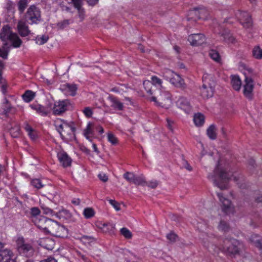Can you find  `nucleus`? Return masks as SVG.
Wrapping results in <instances>:
<instances>
[{
    "instance_id": "obj_1",
    "label": "nucleus",
    "mask_w": 262,
    "mask_h": 262,
    "mask_svg": "<svg viewBox=\"0 0 262 262\" xmlns=\"http://www.w3.org/2000/svg\"><path fill=\"white\" fill-rule=\"evenodd\" d=\"M209 178L218 187L223 189L228 187V184L230 181L233 180L234 182L238 184V180L241 177L237 172L233 173L228 171L227 168L222 166L219 163L215 168L213 174L209 175Z\"/></svg>"
},
{
    "instance_id": "obj_2",
    "label": "nucleus",
    "mask_w": 262,
    "mask_h": 262,
    "mask_svg": "<svg viewBox=\"0 0 262 262\" xmlns=\"http://www.w3.org/2000/svg\"><path fill=\"white\" fill-rule=\"evenodd\" d=\"M54 124L63 140L68 141L75 139V128L72 122L68 123L60 119H57Z\"/></svg>"
},
{
    "instance_id": "obj_3",
    "label": "nucleus",
    "mask_w": 262,
    "mask_h": 262,
    "mask_svg": "<svg viewBox=\"0 0 262 262\" xmlns=\"http://www.w3.org/2000/svg\"><path fill=\"white\" fill-rule=\"evenodd\" d=\"M0 39L3 43H9L14 48L20 47L22 40L16 33H13L8 25L4 26L0 32Z\"/></svg>"
},
{
    "instance_id": "obj_4",
    "label": "nucleus",
    "mask_w": 262,
    "mask_h": 262,
    "mask_svg": "<svg viewBox=\"0 0 262 262\" xmlns=\"http://www.w3.org/2000/svg\"><path fill=\"white\" fill-rule=\"evenodd\" d=\"M159 95L157 97L151 96L148 98L151 101L154 102L157 106L168 109L170 108L172 104L173 100L171 94L164 88L159 90Z\"/></svg>"
},
{
    "instance_id": "obj_5",
    "label": "nucleus",
    "mask_w": 262,
    "mask_h": 262,
    "mask_svg": "<svg viewBox=\"0 0 262 262\" xmlns=\"http://www.w3.org/2000/svg\"><path fill=\"white\" fill-rule=\"evenodd\" d=\"M24 19L28 25L39 24L42 21L40 9L35 5L30 6L24 14Z\"/></svg>"
},
{
    "instance_id": "obj_6",
    "label": "nucleus",
    "mask_w": 262,
    "mask_h": 262,
    "mask_svg": "<svg viewBox=\"0 0 262 262\" xmlns=\"http://www.w3.org/2000/svg\"><path fill=\"white\" fill-rule=\"evenodd\" d=\"M244 68L242 72L245 76L244 84L243 86L244 95L248 99H251L253 96L254 83L252 79L249 77L252 74V71L250 67H243Z\"/></svg>"
},
{
    "instance_id": "obj_7",
    "label": "nucleus",
    "mask_w": 262,
    "mask_h": 262,
    "mask_svg": "<svg viewBox=\"0 0 262 262\" xmlns=\"http://www.w3.org/2000/svg\"><path fill=\"white\" fill-rule=\"evenodd\" d=\"M211 76L205 73L202 77L203 85L201 88V95L204 98H209L213 95L214 88L211 82Z\"/></svg>"
},
{
    "instance_id": "obj_8",
    "label": "nucleus",
    "mask_w": 262,
    "mask_h": 262,
    "mask_svg": "<svg viewBox=\"0 0 262 262\" xmlns=\"http://www.w3.org/2000/svg\"><path fill=\"white\" fill-rule=\"evenodd\" d=\"M213 31L214 33L223 37L224 41L227 43H235L236 42L235 38L230 31L217 23L213 27Z\"/></svg>"
},
{
    "instance_id": "obj_9",
    "label": "nucleus",
    "mask_w": 262,
    "mask_h": 262,
    "mask_svg": "<svg viewBox=\"0 0 262 262\" xmlns=\"http://www.w3.org/2000/svg\"><path fill=\"white\" fill-rule=\"evenodd\" d=\"M224 246L221 248L223 252L235 255L238 253L241 243L235 239H226L224 241Z\"/></svg>"
},
{
    "instance_id": "obj_10",
    "label": "nucleus",
    "mask_w": 262,
    "mask_h": 262,
    "mask_svg": "<svg viewBox=\"0 0 262 262\" xmlns=\"http://www.w3.org/2000/svg\"><path fill=\"white\" fill-rule=\"evenodd\" d=\"M40 210L37 207H32L30 209L32 220L35 225L39 228H45L42 225H40L39 221L44 222H53V220L48 219L43 216L40 215Z\"/></svg>"
},
{
    "instance_id": "obj_11",
    "label": "nucleus",
    "mask_w": 262,
    "mask_h": 262,
    "mask_svg": "<svg viewBox=\"0 0 262 262\" xmlns=\"http://www.w3.org/2000/svg\"><path fill=\"white\" fill-rule=\"evenodd\" d=\"M89 5L94 6L96 5L99 0H86ZM69 4H72L73 7L77 10L79 17L80 19H83L84 16V10L82 8L83 0H71L69 2Z\"/></svg>"
},
{
    "instance_id": "obj_12",
    "label": "nucleus",
    "mask_w": 262,
    "mask_h": 262,
    "mask_svg": "<svg viewBox=\"0 0 262 262\" xmlns=\"http://www.w3.org/2000/svg\"><path fill=\"white\" fill-rule=\"evenodd\" d=\"M235 15L244 28H249L252 26V20L251 16L247 12L238 10L236 12Z\"/></svg>"
},
{
    "instance_id": "obj_13",
    "label": "nucleus",
    "mask_w": 262,
    "mask_h": 262,
    "mask_svg": "<svg viewBox=\"0 0 262 262\" xmlns=\"http://www.w3.org/2000/svg\"><path fill=\"white\" fill-rule=\"evenodd\" d=\"M217 196L220 201L222 203L223 212L227 214L233 213L234 211V208L232 206L230 201L225 198L222 193H218Z\"/></svg>"
},
{
    "instance_id": "obj_14",
    "label": "nucleus",
    "mask_w": 262,
    "mask_h": 262,
    "mask_svg": "<svg viewBox=\"0 0 262 262\" xmlns=\"http://www.w3.org/2000/svg\"><path fill=\"white\" fill-rule=\"evenodd\" d=\"M3 244L0 243V262H15L13 252L9 249H2Z\"/></svg>"
},
{
    "instance_id": "obj_15",
    "label": "nucleus",
    "mask_w": 262,
    "mask_h": 262,
    "mask_svg": "<svg viewBox=\"0 0 262 262\" xmlns=\"http://www.w3.org/2000/svg\"><path fill=\"white\" fill-rule=\"evenodd\" d=\"M70 105V102L68 100H59L56 101L53 108V111L55 115H60L68 109V106Z\"/></svg>"
},
{
    "instance_id": "obj_16",
    "label": "nucleus",
    "mask_w": 262,
    "mask_h": 262,
    "mask_svg": "<svg viewBox=\"0 0 262 262\" xmlns=\"http://www.w3.org/2000/svg\"><path fill=\"white\" fill-rule=\"evenodd\" d=\"M59 90L66 96H75L77 90V85L74 83H64L61 84Z\"/></svg>"
},
{
    "instance_id": "obj_17",
    "label": "nucleus",
    "mask_w": 262,
    "mask_h": 262,
    "mask_svg": "<svg viewBox=\"0 0 262 262\" xmlns=\"http://www.w3.org/2000/svg\"><path fill=\"white\" fill-rule=\"evenodd\" d=\"M188 41L192 46H200L206 41L205 36L202 33H194L190 35L188 38Z\"/></svg>"
},
{
    "instance_id": "obj_18",
    "label": "nucleus",
    "mask_w": 262,
    "mask_h": 262,
    "mask_svg": "<svg viewBox=\"0 0 262 262\" xmlns=\"http://www.w3.org/2000/svg\"><path fill=\"white\" fill-rule=\"evenodd\" d=\"M57 156L60 164L64 167H67L71 165L72 159L63 150H60L57 153Z\"/></svg>"
},
{
    "instance_id": "obj_19",
    "label": "nucleus",
    "mask_w": 262,
    "mask_h": 262,
    "mask_svg": "<svg viewBox=\"0 0 262 262\" xmlns=\"http://www.w3.org/2000/svg\"><path fill=\"white\" fill-rule=\"evenodd\" d=\"M177 106L183 110L186 114H189L191 110V106L190 103L187 101L186 98L181 97L176 101Z\"/></svg>"
},
{
    "instance_id": "obj_20",
    "label": "nucleus",
    "mask_w": 262,
    "mask_h": 262,
    "mask_svg": "<svg viewBox=\"0 0 262 262\" xmlns=\"http://www.w3.org/2000/svg\"><path fill=\"white\" fill-rule=\"evenodd\" d=\"M94 129L95 125L89 122L83 131L84 136L90 142H92V138L94 137Z\"/></svg>"
},
{
    "instance_id": "obj_21",
    "label": "nucleus",
    "mask_w": 262,
    "mask_h": 262,
    "mask_svg": "<svg viewBox=\"0 0 262 262\" xmlns=\"http://www.w3.org/2000/svg\"><path fill=\"white\" fill-rule=\"evenodd\" d=\"M96 226L100 229L103 232L114 233L115 225L110 223H104L102 222H97L96 223Z\"/></svg>"
},
{
    "instance_id": "obj_22",
    "label": "nucleus",
    "mask_w": 262,
    "mask_h": 262,
    "mask_svg": "<svg viewBox=\"0 0 262 262\" xmlns=\"http://www.w3.org/2000/svg\"><path fill=\"white\" fill-rule=\"evenodd\" d=\"M230 83L233 89L236 91H239L242 88V80L237 75H231L230 76Z\"/></svg>"
},
{
    "instance_id": "obj_23",
    "label": "nucleus",
    "mask_w": 262,
    "mask_h": 262,
    "mask_svg": "<svg viewBox=\"0 0 262 262\" xmlns=\"http://www.w3.org/2000/svg\"><path fill=\"white\" fill-rule=\"evenodd\" d=\"M29 106L31 109L41 116H47L49 113L48 110L46 107L37 103H33L30 104Z\"/></svg>"
},
{
    "instance_id": "obj_24",
    "label": "nucleus",
    "mask_w": 262,
    "mask_h": 262,
    "mask_svg": "<svg viewBox=\"0 0 262 262\" xmlns=\"http://www.w3.org/2000/svg\"><path fill=\"white\" fill-rule=\"evenodd\" d=\"M18 33L22 37H26L30 34V30L29 27L25 23L19 21L17 25Z\"/></svg>"
},
{
    "instance_id": "obj_25",
    "label": "nucleus",
    "mask_w": 262,
    "mask_h": 262,
    "mask_svg": "<svg viewBox=\"0 0 262 262\" xmlns=\"http://www.w3.org/2000/svg\"><path fill=\"white\" fill-rule=\"evenodd\" d=\"M194 12L199 19H206L209 15L208 10L205 7L195 8Z\"/></svg>"
},
{
    "instance_id": "obj_26",
    "label": "nucleus",
    "mask_w": 262,
    "mask_h": 262,
    "mask_svg": "<svg viewBox=\"0 0 262 262\" xmlns=\"http://www.w3.org/2000/svg\"><path fill=\"white\" fill-rule=\"evenodd\" d=\"M170 82L176 87L183 88L184 82L183 79L180 77L179 74L174 73Z\"/></svg>"
},
{
    "instance_id": "obj_27",
    "label": "nucleus",
    "mask_w": 262,
    "mask_h": 262,
    "mask_svg": "<svg viewBox=\"0 0 262 262\" xmlns=\"http://www.w3.org/2000/svg\"><path fill=\"white\" fill-rule=\"evenodd\" d=\"M13 48L12 46L9 43H3V45L0 47V57L3 59L7 58L10 50Z\"/></svg>"
},
{
    "instance_id": "obj_28",
    "label": "nucleus",
    "mask_w": 262,
    "mask_h": 262,
    "mask_svg": "<svg viewBox=\"0 0 262 262\" xmlns=\"http://www.w3.org/2000/svg\"><path fill=\"white\" fill-rule=\"evenodd\" d=\"M24 128L28 135L32 140H35L37 138L38 133L35 130L33 129L30 125L28 124H26Z\"/></svg>"
},
{
    "instance_id": "obj_29",
    "label": "nucleus",
    "mask_w": 262,
    "mask_h": 262,
    "mask_svg": "<svg viewBox=\"0 0 262 262\" xmlns=\"http://www.w3.org/2000/svg\"><path fill=\"white\" fill-rule=\"evenodd\" d=\"M109 100L111 101V106L115 109H117L118 110H122L123 108V104L118 101L116 98L114 97L110 96L108 98Z\"/></svg>"
},
{
    "instance_id": "obj_30",
    "label": "nucleus",
    "mask_w": 262,
    "mask_h": 262,
    "mask_svg": "<svg viewBox=\"0 0 262 262\" xmlns=\"http://www.w3.org/2000/svg\"><path fill=\"white\" fill-rule=\"evenodd\" d=\"M29 0H19L17 2V8L19 13L22 14L28 6Z\"/></svg>"
},
{
    "instance_id": "obj_31",
    "label": "nucleus",
    "mask_w": 262,
    "mask_h": 262,
    "mask_svg": "<svg viewBox=\"0 0 262 262\" xmlns=\"http://www.w3.org/2000/svg\"><path fill=\"white\" fill-rule=\"evenodd\" d=\"M204 116L201 113H197L194 115L193 121L197 126H202L204 123Z\"/></svg>"
},
{
    "instance_id": "obj_32",
    "label": "nucleus",
    "mask_w": 262,
    "mask_h": 262,
    "mask_svg": "<svg viewBox=\"0 0 262 262\" xmlns=\"http://www.w3.org/2000/svg\"><path fill=\"white\" fill-rule=\"evenodd\" d=\"M250 241L253 244L260 249H262V238L257 235H252Z\"/></svg>"
},
{
    "instance_id": "obj_33",
    "label": "nucleus",
    "mask_w": 262,
    "mask_h": 262,
    "mask_svg": "<svg viewBox=\"0 0 262 262\" xmlns=\"http://www.w3.org/2000/svg\"><path fill=\"white\" fill-rule=\"evenodd\" d=\"M207 135L210 139L214 140L216 138V128L214 125L212 124L207 128Z\"/></svg>"
},
{
    "instance_id": "obj_34",
    "label": "nucleus",
    "mask_w": 262,
    "mask_h": 262,
    "mask_svg": "<svg viewBox=\"0 0 262 262\" xmlns=\"http://www.w3.org/2000/svg\"><path fill=\"white\" fill-rule=\"evenodd\" d=\"M210 58L218 63H221V57L219 53L215 50L211 49L209 51Z\"/></svg>"
},
{
    "instance_id": "obj_35",
    "label": "nucleus",
    "mask_w": 262,
    "mask_h": 262,
    "mask_svg": "<svg viewBox=\"0 0 262 262\" xmlns=\"http://www.w3.org/2000/svg\"><path fill=\"white\" fill-rule=\"evenodd\" d=\"M83 214L85 219H89L94 216L95 214V211L93 208L91 207H87L84 209Z\"/></svg>"
},
{
    "instance_id": "obj_36",
    "label": "nucleus",
    "mask_w": 262,
    "mask_h": 262,
    "mask_svg": "<svg viewBox=\"0 0 262 262\" xmlns=\"http://www.w3.org/2000/svg\"><path fill=\"white\" fill-rule=\"evenodd\" d=\"M174 73L172 71L167 68H165L162 73V76L170 82Z\"/></svg>"
},
{
    "instance_id": "obj_37",
    "label": "nucleus",
    "mask_w": 262,
    "mask_h": 262,
    "mask_svg": "<svg viewBox=\"0 0 262 262\" xmlns=\"http://www.w3.org/2000/svg\"><path fill=\"white\" fill-rule=\"evenodd\" d=\"M252 55L256 59H260L262 58V49L259 46H257L253 48Z\"/></svg>"
},
{
    "instance_id": "obj_38",
    "label": "nucleus",
    "mask_w": 262,
    "mask_h": 262,
    "mask_svg": "<svg viewBox=\"0 0 262 262\" xmlns=\"http://www.w3.org/2000/svg\"><path fill=\"white\" fill-rule=\"evenodd\" d=\"M35 96V94L31 91H27L22 96L23 100L26 102H30Z\"/></svg>"
},
{
    "instance_id": "obj_39",
    "label": "nucleus",
    "mask_w": 262,
    "mask_h": 262,
    "mask_svg": "<svg viewBox=\"0 0 262 262\" xmlns=\"http://www.w3.org/2000/svg\"><path fill=\"white\" fill-rule=\"evenodd\" d=\"M107 138L108 141L113 145H116L118 143L117 137L111 132L107 134Z\"/></svg>"
},
{
    "instance_id": "obj_40",
    "label": "nucleus",
    "mask_w": 262,
    "mask_h": 262,
    "mask_svg": "<svg viewBox=\"0 0 262 262\" xmlns=\"http://www.w3.org/2000/svg\"><path fill=\"white\" fill-rule=\"evenodd\" d=\"M137 185H144L146 183L145 179L143 176H135L133 183Z\"/></svg>"
},
{
    "instance_id": "obj_41",
    "label": "nucleus",
    "mask_w": 262,
    "mask_h": 262,
    "mask_svg": "<svg viewBox=\"0 0 262 262\" xmlns=\"http://www.w3.org/2000/svg\"><path fill=\"white\" fill-rule=\"evenodd\" d=\"M22 248L23 249V250L18 251L20 254H23L26 256H28L27 254L29 252H31L32 251V246L29 244L25 243L22 246Z\"/></svg>"
},
{
    "instance_id": "obj_42",
    "label": "nucleus",
    "mask_w": 262,
    "mask_h": 262,
    "mask_svg": "<svg viewBox=\"0 0 262 262\" xmlns=\"http://www.w3.org/2000/svg\"><path fill=\"white\" fill-rule=\"evenodd\" d=\"M24 238L23 237H17L16 239V245L18 251H22V246L25 244Z\"/></svg>"
},
{
    "instance_id": "obj_43",
    "label": "nucleus",
    "mask_w": 262,
    "mask_h": 262,
    "mask_svg": "<svg viewBox=\"0 0 262 262\" xmlns=\"http://www.w3.org/2000/svg\"><path fill=\"white\" fill-rule=\"evenodd\" d=\"M121 234L126 238H131L132 237V232L126 228H122L120 229Z\"/></svg>"
},
{
    "instance_id": "obj_44",
    "label": "nucleus",
    "mask_w": 262,
    "mask_h": 262,
    "mask_svg": "<svg viewBox=\"0 0 262 262\" xmlns=\"http://www.w3.org/2000/svg\"><path fill=\"white\" fill-rule=\"evenodd\" d=\"M31 185L37 189H40L43 187L41 181L38 179H33L31 182Z\"/></svg>"
},
{
    "instance_id": "obj_45",
    "label": "nucleus",
    "mask_w": 262,
    "mask_h": 262,
    "mask_svg": "<svg viewBox=\"0 0 262 262\" xmlns=\"http://www.w3.org/2000/svg\"><path fill=\"white\" fill-rule=\"evenodd\" d=\"M151 81L152 84L156 86H159V89L163 88L162 86V81L161 80L156 76H153L151 77Z\"/></svg>"
},
{
    "instance_id": "obj_46",
    "label": "nucleus",
    "mask_w": 262,
    "mask_h": 262,
    "mask_svg": "<svg viewBox=\"0 0 262 262\" xmlns=\"http://www.w3.org/2000/svg\"><path fill=\"white\" fill-rule=\"evenodd\" d=\"M143 84L147 93L151 95L152 92L151 88L152 84V83L149 80H145L143 81Z\"/></svg>"
},
{
    "instance_id": "obj_47",
    "label": "nucleus",
    "mask_w": 262,
    "mask_h": 262,
    "mask_svg": "<svg viewBox=\"0 0 262 262\" xmlns=\"http://www.w3.org/2000/svg\"><path fill=\"white\" fill-rule=\"evenodd\" d=\"M49 39V37L47 36L43 35L41 37L37 36L36 38V43L42 45L46 43Z\"/></svg>"
},
{
    "instance_id": "obj_48",
    "label": "nucleus",
    "mask_w": 262,
    "mask_h": 262,
    "mask_svg": "<svg viewBox=\"0 0 262 262\" xmlns=\"http://www.w3.org/2000/svg\"><path fill=\"white\" fill-rule=\"evenodd\" d=\"M135 177L134 173L129 172H126L123 174V178L130 183H133Z\"/></svg>"
},
{
    "instance_id": "obj_49",
    "label": "nucleus",
    "mask_w": 262,
    "mask_h": 262,
    "mask_svg": "<svg viewBox=\"0 0 262 262\" xmlns=\"http://www.w3.org/2000/svg\"><path fill=\"white\" fill-rule=\"evenodd\" d=\"M3 109L5 114L10 112L12 109V107L7 99H5Z\"/></svg>"
},
{
    "instance_id": "obj_50",
    "label": "nucleus",
    "mask_w": 262,
    "mask_h": 262,
    "mask_svg": "<svg viewBox=\"0 0 262 262\" xmlns=\"http://www.w3.org/2000/svg\"><path fill=\"white\" fill-rule=\"evenodd\" d=\"M109 203L114 208L116 211H119L120 210V204L117 201L114 200H108Z\"/></svg>"
},
{
    "instance_id": "obj_51",
    "label": "nucleus",
    "mask_w": 262,
    "mask_h": 262,
    "mask_svg": "<svg viewBox=\"0 0 262 262\" xmlns=\"http://www.w3.org/2000/svg\"><path fill=\"white\" fill-rule=\"evenodd\" d=\"M40 225H42V226L43 227H46V228L45 229V228H42V229L45 230H48V227H47V226H44V224H47V225H55L57 227H58L59 226V224H58V223L56 221H53V222H41V221H39V223Z\"/></svg>"
},
{
    "instance_id": "obj_52",
    "label": "nucleus",
    "mask_w": 262,
    "mask_h": 262,
    "mask_svg": "<svg viewBox=\"0 0 262 262\" xmlns=\"http://www.w3.org/2000/svg\"><path fill=\"white\" fill-rule=\"evenodd\" d=\"M82 112L84 114V115L88 118L92 117L93 115V111L92 108L89 107H86L84 108L82 111Z\"/></svg>"
},
{
    "instance_id": "obj_53",
    "label": "nucleus",
    "mask_w": 262,
    "mask_h": 262,
    "mask_svg": "<svg viewBox=\"0 0 262 262\" xmlns=\"http://www.w3.org/2000/svg\"><path fill=\"white\" fill-rule=\"evenodd\" d=\"M228 228V225L225 222H221L219 225V229L222 231H226Z\"/></svg>"
},
{
    "instance_id": "obj_54",
    "label": "nucleus",
    "mask_w": 262,
    "mask_h": 262,
    "mask_svg": "<svg viewBox=\"0 0 262 262\" xmlns=\"http://www.w3.org/2000/svg\"><path fill=\"white\" fill-rule=\"evenodd\" d=\"M167 238L170 242H174L176 240L177 236L175 233L170 232L167 235Z\"/></svg>"
},
{
    "instance_id": "obj_55",
    "label": "nucleus",
    "mask_w": 262,
    "mask_h": 262,
    "mask_svg": "<svg viewBox=\"0 0 262 262\" xmlns=\"http://www.w3.org/2000/svg\"><path fill=\"white\" fill-rule=\"evenodd\" d=\"M70 24V21L68 19H65L58 24V26L60 28H64Z\"/></svg>"
},
{
    "instance_id": "obj_56",
    "label": "nucleus",
    "mask_w": 262,
    "mask_h": 262,
    "mask_svg": "<svg viewBox=\"0 0 262 262\" xmlns=\"http://www.w3.org/2000/svg\"><path fill=\"white\" fill-rule=\"evenodd\" d=\"M98 177L100 179V180L103 182H106L108 180L107 176L104 172H100L98 174Z\"/></svg>"
},
{
    "instance_id": "obj_57",
    "label": "nucleus",
    "mask_w": 262,
    "mask_h": 262,
    "mask_svg": "<svg viewBox=\"0 0 262 262\" xmlns=\"http://www.w3.org/2000/svg\"><path fill=\"white\" fill-rule=\"evenodd\" d=\"M15 8V5L12 1H9L7 3V9L9 11H12Z\"/></svg>"
},
{
    "instance_id": "obj_58",
    "label": "nucleus",
    "mask_w": 262,
    "mask_h": 262,
    "mask_svg": "<svg viewBox=\"0 0 262 262\" xmlns=\"http://www.w3.org/2000/svg\"><path fill=\"white\" fill-rule=\"evenodd\" d=\"M7 171V167L0 164V177L5 174Z\"/></svg>"
},
{
    "instance_id": "obj_59",
    "label": "nucleus",
    "mask_w": 262,
    "mask_h": 262,
    "mask_svg": "<svg viewBox=\"0 0 262 262\" xmlns=\"http://www.w3.org/2000/svg\"><path fill=\"white\" fill-rule=\"evenodd\" d=\"M95 130L97 131L100 134H102L104 132L103 128L101 125L95 126Z\"/></svg>"
},
{
    "instance_id": "obj_60",
    "label": "nucleus",
    "mask_w": 262,
    "mask_h": 262,
    "mask_svg": "<svg viewBox=\"0 0 262 262\" xmlns=\"http://www.w3.org/2000/svg\"><path fill=\"white\" fill-rule=\"evenodd\" d=\"M162 253V252L161 251H157L156 250H154V251L152 252L153 256H154L155 257H158V258H160L161 257V254Z\"/></svg>"
},
{
    "instance_id": "obj_61",
    "label": "nucleus",
    "mask_w": 262,
    "mask_h": 262,
    "mask_svg": "<svg viewBox=\"0 0 262 262\" xmlns=\"http://www.w3.org/2000/svg\"><path fill=\"white\" fill-rule=\"evenodd\" d=\"M62 9L63 10L67 11V12L72 13V8L67 6H63L62 7Z\"/></svg>"
},
{
    "instance_id": "obj_62",
    "label": "nucleus",
    "mask_w": 262,
    "mask_h": 262,
    "mask_svg": "<svg viewBox=\"0 0 262 262\" xmlns=\"http://www.w3.org/2000/svg\"><path fill=\"white\" fill-rule=\"evenodd\" d=\"M72 203L74 205L77 206V205H79L80 204V200L79 199H78V198H74L72 200Z\"/></svg>"
},
{
    "instance_id": "obj_63",
    "label": "nucleus",
    "mask_w": 262,
    "mask_h": 262,
    "mask_svg": "<svg viewBox=\"0 0 262 262\" xmlns=\"http://www.w3.org/2000/svg\"><path fill=\"white\" fill-rule=\"evenodd\" d=\"M44 213L46 214H51L52 215L53 213V211L52 210L49 208H45L43 209Z\"/></svg>"
},
{
    "instance_id": "obj_64",
    "label": "nucleus",
    "mask_w": 262,
    "mask_h": 262,
    "mask_svg": "<svg viewBox=\"0 0 262 262\" xmlns=\"http://www.w3.org/2000/svg\"><path fill=\"white\" fill-rule=\"evenodd\" d=\"M40 262H57V260L52 257H50L46 259L41 261Z\"/></svg>"
}]
</instances>
